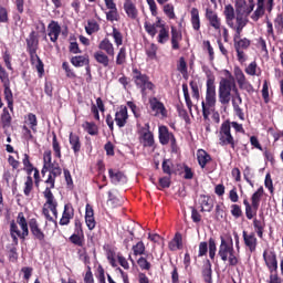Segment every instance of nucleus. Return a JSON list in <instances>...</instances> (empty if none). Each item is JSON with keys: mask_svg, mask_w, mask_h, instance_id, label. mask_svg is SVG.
<instances>
[{"mask_svg": "<svg viewBox=\"0 0 283 283\" xmlns=\"http://www.w3.org/2000/svg\"><path fill=\"white\" fill-rule=\"evenodd\" d=\"M150 108L155 112V116H159L160 118H167V108L163 102L158 101V98L153 97L149 101Z\"/></svg>", "mask_w": 283, "mask_h": 283, "instance_id": "nucleus-11", "label": "nucleus"}, {"mask_svg": "<svg viewBox=\"0 0 283 283\" xmlns=\"http://www.w3.org/2000/svg\"><path fill=\"white\" fill-rule=\"evenodd\" d=\"M261 17H264V4L258 3L256 10L252 14L253 21H258Z\"/></svg>", "mask_w": 283, "mask_h": 283, "instance_id": "nucleus-57", "label": "nucleus"}, {"mask_svg": "<svg viewBox=\"0 0 283 283\" xmlns=\"http://www.w3.org/2000/svg\"><path fill=\"white\" fill-rule=\"evenodd\" d=\"M263 260L270 273L277 271V254L271 250H264Z\"/></svg>", "mask_w": 283, "mask_h": 283, "instance_id": "nucleus-10", "label": "nucleus"}, {"mask_svg": "<svg viewBox=\"0 0 283 283\" xmlns=\"http://www.w3.org/2000/svg\"><path fill=\"white\" fill-rule=\"evenodd\" d=\"M242 235L247 249H249L250 253H255V249H258V238L255 237V233H248L243 230Z\"/></svg>", "mask_w": 283, "mask_h": 283, "instance_id": "nucleus-12", "label": "nucleus"}, {"mask_svg": "<svg viewBox=\"0 0 283 283\" xmlns=\"http://www.w3.org/2000/svg\"><path fill=\"white\" fill-rule=\"evenodd\" d=\"M164 14L168 17V19H176V12L174 11V4L167 3L164 6Z\"/></svg>", "mask_w": 283, "mask_h": 283, "instance_id": "nucleus-55", "label": "nucleus"}, {"mask_svg": "<svg viewBox=\"0 0 283 283\" xmlns=\"http://www.w3.org/2000/svg\"><path fill=\"white\" fill-rule=\"evenodd\" d=\"M245 216L248 220H253L255 216H258V208H255L253 205L245 208Z\"/></svg>", "mask_w": 283, "mask_h": 283, "instance_id": "nucleus-61", "label": "nucleus"}, {"mask_svg": "<svg viewBox=\"0 0 283 283\" xmlns=\"http://www.w3.org/2000/svg\"><path fill=\"white\" fill-rule=\"evenodd\" d=\"M253 227L256 231L258 237L262 238V235H264V222H262L258 219H254L253 220Z\"/></svg>", "mask_w": 283, "mask_h": 283, "instance_id": "nucleus-52", "label": "nucleus"}, {"mask_svg": "<svg viewBox=\"0 0 283 283\" xmlns=\"http://www.w3.org/2000/svg\"><path fill=\"white\" fill-rule=\"evenodd\" d=\"M127 61V49L122 46L116 55V65H125Z\"/></svg>", "mask_w": 283, "mask_h": 283, "instance_id": "nucleus-41", "label": "nucleus"}, {"mask_svg": "<svg viewBox=\"0 0 283 283\" xmlns=\"http://www.w3.org/2000/svg\"><path fill=\"white\" fill-rule=\"evenodd\" d=\"M106 19L107 21H118V9H109L108 12H106Z\"/></svg>", "mask_w": 283, "mask_h": 283, "instance_id": "nucleus-62", "label": "nucleus"}, {"mask_svg": "<svg viewBox=\"0 0 283 283\" xmlns=\"http://www.w3.org/2000/svg\"><path fill=\"white\" fill-rule=\"evenodd\" d=\"M27 123L32 129V132H36V125H39V122L36 120V115L32 113L28 114Z\"/></svg>", "mask_w": 283, "mask_h": 283, "instance_id": "nucleus-53", "label": "nucleus"}, {"mask_svg": "<svg viewBox=\"0 0 283 283\" xmlns=\"http://www.w3.org/2000/svg\"><path fill=\"white\" fill-rule=\"evenodd\" d=\"M27 45L32 52H36V45H39V40L34 35H30L27 40Z\"/></svg>", "mask_w": 283, "mask_h": 283, "instance_id": "nucleus-56", "label": "nucleus"}, {"mask_svg": "<svg viewBox=\"0 0 283 283\" xmlns=\"http://www.w3.org/2000/svg\"><path fill=\"white\" fill-rule=\"evenodd\" d=\"M242 34L239 35H233V41H234V50H247L249 45H251V40L247 38H241Z\"/></svg>", "mask_w": 283, "mask_h": 283, "instance_id": "nucleus-25", "label": "nucleus"}, {"mask_svg": "<svg viewBox=\"0 0 283 283\" xmlns=\"http://www.w3.org/2000/svg\"><path fill=\"white\" fill-rule=\"evenodd\" d=\"M262 196H264V188L260 187L253 195H252V207L255 209H260V200H262Z\"/></svg>", "mask_w": 283, "mask_h": 283, "instance_id": "nucleus-36", "label": "nucleus"}, {"mask_svg": "<svg viewBox=\"0 0 283 283\" xmlns=\"http://www.w3.org/2000/svg\"><path fill=\"white\" fill-rule=\"evenodd\" d=\"M32 189H34V181L32 180V177L29 176L24 182V196H30V193H32Z\"/></svg>", "mask_w": 283, "mask_h": 283, "instance_id": "nucleus-49", "label": "nucleus"}, {"mask_svg": "<svg viewBox=\"0 0 283 283\" xmlns=\"http://www.w3.org/2000/svg\"><path fill=\"white\" fill-rule=\"evenodd\" d=\"M98 49L101 50L99 52H105V54L112 57H114V54H116L114 51V44L107 38L99 42Z\"/></svg>", "mask_w": 283, "mask_h": 283, "instance_id": "nucleus-23", "label": "nucleus"}, {"mask_svg": "<svg viewBox=\"0 0 283 283\" xmlns=\"http://www.w3.org/2000/svg\"><path fill=\"white\" fill-rule=\"evenodd\" d=\"M72 218H74V209L70 206H65L62 218L60 219V224L62 227L70 224V220H72Z\"/></svg>", "mask_w": 283, "mask_h": 283, "instance_id": "nucleus-26", "label": "nucleus"}, {"mask_svg": "<svg viewBox=\"0 0 283 283\" xmlns=\"http://www.w3.org/2000/svg\"><path fill=\"white\" fill-rule=\"evenodd\" d=\"M219 145L227 147L230 145L231 149H235V139L231 135V122L227 120L221 124L219 130Z\"/></svg>", "mask_w": 283, "mask_h": 283, "instance_id": "nucleus-4", "label": "nucleus"}, {"mask_svg": "<svg viewBox=\"0 0 283 283\" xmlns=\"http://www.w3.org/2000/svg\"><path fill=\"white\" fill-rule=\"evenodd\" d=\"M82 127L90 134V136H96V134H98V126L92 122H85Z\"/></svg>", "mask_w": 283, "mask_h": 283, "instance_id": "nucleus-42", "label": "nucleus"}, {"mask_svg": "<svg viewBox=\"0 0 283 283\" xmlns=\"http://www.w3.org/2000/svg\"><path fill=\"white\" fill-rule=\"evenodd\" d=\"M182 248V234L176 233L172 241L169 243L170 251H178Z\"/></svg>", "mask_w": 283, "mask_h": 283, "instance_id": "nucleus-38", "label": "nucleus"}, {"mask_svg": "<svg viewBox=\"0 0 283 283\" xmlns=\"http://www.w3.org/2000/svg\"><path fill=\"white\" fill-rule=\"evenodd\" d=\"M134 255H143L145 253V243L139 241L136 245L133 247Z\"/></svg>", "mask_w": 283, "mask_h": 283, "instance_id": "nucleus-63", "label": "nucleus"}, {"mask_svg": "<svg viewBox=\"0 0 283 283\" xmlns=\"http://www.w3.org/2000/svg\"><path fill=\"white\" fill-rule=\"evenodd\" d=\"M158 52V46L156 44L151 43L146 46V54L150 61L156 60V54Z\"/></svg>", "mask_w": 283, "mask_h": 283, "instance_id": "nucleus-46", "label": "nucleus"}, {"mask_svg": "<svg viewBox=\"0 0 283 283\" xmlns=\"http://www.w3.org/2000/svg\"><path fill=\"white\" fill-rule=\"evenodd\" d=\"M253 8L248 9L245 0H235V14L241 17H249Z\"/></svg>", "mask_w": 283, "mask_h": 283, "instance_id": "nucleus-22", "label": "nucleus"}, {"mask_svg": "<svg viewBox=\"0 0 283 283\" xmlns=\"http://www.w3.org/2000/svg\"><path fill=\"white\" fill-rule=\"evenodd\" d=\"M197 160L202 169L207 167V163L211 160V156L203 149L197 151Z\"/></svg>", "mask_w": 283, "mask_h": 283, "instance_id": "nucleus-31", "label": "nucleus"}, {"mask_svg": "<svg viewBox=\"0 0 283 283\" xmlns=\"http://www.w3.org/2000/svg\"><path fill=\"white\" fill-rule=\"evenodd\" d=\"M199 202L201 205V211H211L213 209V202L208 196H201Z\"/></svg>", "mask_w": 283, "mask_h": 283, "instance_id": "nucleus-39", "label": "nucleus"}, {"mask_svg": "<svg viewBox=\"0 0 283 283\" xmlns=\"http://www.w3.org/2000/svg\"><path fill=\"white\" fill-rule=\"evenodd\" d=\"M124 10L129 19H136L138 17V9L132 1L124 2Z\"/></svg>", "mask_w": 283, "mask_h": 283, "instance_id": "nucleus-27", "label": "nucleus"}, {"mask_svg": "<svg viewBox=\"0 0 283 283\" xmlns=\"http://www.w3.org/2000/svg\"><path fill=\"white\" fill-rule=\"evenodd\" d=\"M159 143L161 145H176V137L174 134L169 133V128L167 126H159Z\"/></svg>", "mask_w": 283, "mask_h": 283, "instance_id": "nucleus-13", "label": "nucleus"}, {"mask_svg": "<svg viewBox=\"0 0 283 283\" xmlns=\"http://www.w3.org/2000/svg\"><path fill=\"white\" fill-rule=\"evenodd\" d=\"M191 14V25L193 30H200V11L197 8H192L190 11Z\"/></svg>", "mask_w": 283, "mask_h": 283, "instance_id": "nucleus-35", "label": "nucleus"}, {"mask_svg": "<svg viewBox=\"0 0 283 283\" xmlns=\"http://www.w3.org/2000/svg\"><path fill=\"white\" fill-rule=\"evenodd\" d=\"M17 224H19L21 231H23V235H30V229L28 228V220L23 212H19L17 218Z\"/></svg>", "mask_w": 283, "mask_h": 283, "instance_id": "nucleus-32", "label": "nucleus"}, {"mask_svg": "<svg viewBox=\"0 0 283 283\" xmlns=\"http://www.w3.org/2000/svg\"><path fill=\"white\" fill-rule=\"evenodd\" d=\"M71 63L74 67H83L84 65H90V59L85 55H77L71 59Z\"/></svg>", "mask_w": 283, "mask_h": 283, "instance_id": "nucleus-34", "label": "nucleus"}, {"mask_svg": "<svg viewBox=\"0 0 283 283\" xmlns=\"http://www.w3.org/2000/svg\"><path fill=\"white\" fill-rule=\"evenodd\" d=\"M56 182V176L54 177V174L50 171L48 179L45 180V190L43 191V196L46 200V202L43 206L42 213L49 220L50 222H54V219L50 216V211L53 213L55 218L59 216V211L56 210V207H59V203L56 202V199H54V195L52 193V189H54V185Z\"/></svg>", "mask_w": 283, "mask_h": 283, "instance_id": "nucleus-1", "label": "nucleus"}, {"mask_svg": "<svg viewBox=\"0 0 283 283\" xmlns=\"http://www.w3.org/2000/svg\"><path fill=\"white\" fill-rule=\"evenodd\" d=\"M239 87L240 90H244L245 92H248V94H253V92H255L253 85L247 80L244 82H241L239 84Z\"/></svg>", "mask_w": 283, "mask_h": 283, "instance_id": "nucleus-59", "label": "nucleus"}, {"mask_svg": "<svg viewBox=\"0 0 283 283\" xmlns=\"http://www.w3.org/2000/svg\"><path fill=\"white\" fill-rule=\"evenodd\" d=\"M85 222L90 231H94V229H96V219H94V209L90 206V203H87L85 208Z\"/></svg>", "mask_w": 283, "mask_h": 283, "instance_id": "nucleus-18", "label": "nucleus"}, {"mask_svg": "<svg viewBox=\"0 0 283 283\" xmlns=\"http://www.w3.org/2000/svg\"><path fill=\"white\" fill-rule=\"evenodd\" d=\"M10 235L12 238L14 247H17L19 244V238L20 240H25L29 234H23V230H19V226L17 224V222L12 221L10 223Z\"/></svg>", "mask_w": 283, "mask_h": 283, "instance_id": "nucleus-15", "label": "nucleus"}, {"mask_svg": "<svg viewBox=\"0 0 283 283\" xmlns=\"http://www.w3.org/2000/svg\"><path fill=\"white\" fill-rule=\"evenodd\" d=\"M223 14L226 17V23L235 20V9L231 4L224 7Z\"/></svg>", "mask_w": 283, "mask_h": 283, "instance_id": "nucleus-40", "label": "nucleus"}, {"mask_svg": "<svg viewBox=\"0 0 283 283\" xmlns=\"http://www.w3.org/2000/svg\"><path fill=\"white\" fill-rule=\"evenodd\" d=\"M211 262L207 261V263L203 265L202 269V277L205 280V282L207 283H211L212 279H211Z\"/></svg>", "mask_w": 283, "mask_h": 283, "instance_id": "nucleus-43", "label": "nucleus"}, {"mask_svg": "<svg viewBox=\"0 0 283 283\" xmlns=\"http://www.w3.org/2000/svg\"><path fill=\"white\" fill-rule=\"evenodd\" d=\"M207 91H206V103L207 107H216L217 95H216V80L209 77L207 80Z\"/></svg>", "mask_w": 283, "mask_h": 283, "instance_id": "nucleus-8", "label": "nucleus"}, {"mask_svg": "<svg viewBox=\"0 0 283 283\" xmlns=\"http://www.w3.org/2000/svg\"><path fill=\"white\" fill-rule=\"evenodd\" d=\"M209 253V243L207 242H200L199 243V252H198V258H205Z\"/></svg>", "mask_w": 283, "mask_h": 283, "instance_id": "nucleus-60", "label": "nucleus"}, {"mask_svg": "<svg viewBox=\"0 0 283 283\" xmlns=\"http://www.w3.org/2000/svg\"><path fill=\"white\" fill-rule=\"evenodd\" d=\"M29 229L35 240H39L40 242H43V240H45V233H43V230H41V228L39 227V221H36L35 218L30 219Z\"/></svg>", "mask_w": 283, "mask_h": 283, "instance_id": "nucleus-14", "label": "nucleus"}, {"mask_svg": "<svg viewBox=\"0 0 283 283\" xmlns=\"http://www.w3.org/2000/svg\"><path fill=\"white\" fill-rule=\"evenodd\" d=\"M112 36L114 39L115 45H117V48H120V45H123V33H120L118 29L114 28L112 32Z\"/></svg>", "mask_w": 283, "mask_h": 283, "instance_id": "nucleus-48", "label": "nucleus"}, {"mask_svg": "<svg viewBox=\"0 0 283 283\" xmlns=\"http://www.w3.org/2000/svg\"><path fill=\"white\" fill-rule=\"evenodd\" d=\"M108 176L113 185H118V182H127V177L120 171H116L114 169L108 170Z\"/></svg>", "mask_w": 283, "mask_h": 283, "instance_id": "nucleus-28", "label": "nucleus"}, {"mask_svg": "<svg viewBox=\"0 0 283 283\" xmlns=\"http://www.w3.org/2000/svg\"><path fill=\"white\" fill-rule=\"evenodd\" d=\"M127 118L129 115L127 114V106H120L119 111L115 114V123L118 127H124L127 125Z\"/></svg>", "mask_w": 283, "mask_h": 283, "instance_id": "nucleus-19", "label": "nucleus"}, {"mask_svg": "<svg viewBox=\"0 0 283 283\" xmlns=\"http://www.w3.org/2000/svg\"><path fill=\"white\" fill-rule=\"evenodd\" d=\"M208 244H209V247H208V249H209V258H210V260H214L216 252L218 251V248L216 245V240H213V238H210Z\"/></svg>", "mask_w": 283, "mask_h": 283, "instance_id": "nucleus-54", "label": "nucleus"}, {"mask_svg": "<svg viewBox=\"0 0 283 283\" xmlns=\"http://www.w3.org/2000/svg\"><path fill=\"white\" fill-rule=\"evenodd\" d=\"M233 74H234V78H235L238 85H240L241 83H244V81H247V76L244 75V72H242V69H240L239 66L234 67Z\"/></svg>", "mask_w": 283, "mask_h": 283, "instance_id": "nucleus-45", "label": "nucleus"}, {"mask_svg": "<svg viewBox=\"0 0 283 283\" xmlns=\"http://www.w3.org/2000/svg\"><path fill=\"white\" fill-rule=\"evenodd\" d=\"M224 76L219 82V103L229 105L231 103V88L235 87V77L229 70L224 71Z\"/></svg>", "mask_w": 283, "mask_h": 283, "instance_id": "nucleus-2", "label": "nucleus"}, {"mask_svg": "<svg viewBox=\"0 0 283 283\" xmlns=\"http://www.w3.org/2000/svg\"><path fill=\"white\" fill-rule=\"evenodd\" d=\"M76 233L70 237V242L76 247H83V230L81 229V221H75Z\"/></svg>", "mask_w": 283, "mask_h": 283, "instance_id": "nucleus-20", "label": "nucleus"}, {"mask_svg": "<svg viewBox=\"0 0 283 283\" xmlns=\"http://www.w3.org/2000/svg\"><path fill=\"white\" fill-rule=\"evenodd\" d=\"M43 168H42V175L45 176L46 171H51L54 177L61 176V167L57 166V164H52V153L51 151H44L43 156Z\"/></svg>", "mask_w": 283, "mask_h": 283, "instance_id": "nucleus-6", "label": "nucleus"}, {"mask_svg": "<svg viewBox=\"0 0 283 283\" xmlns=\"http://www.w3.org/2000/svg\"><path fill=\"white\" fill-rule=\"evenodd\" d=\"M1 122H2V127H10L12 123V116H10V112H8L7 108H4L2 112Z\"/></svg>", "mask_w": 283, "mask_h": 283, "instance_id": "nucleus-47", "label": "nucleus"}, {"mask_svg": "<svg viewBox=\"0 0 283 283\" xmlns=\"http://www.w3.org/2000/svg\"><path fill=\"white\" fill-rule=\"evenodd\" d=\"M31 63L35 67L40 76H43V73L45 72V70L43 67V61H41V57H39V55H32Z\"/></svg>", "mask_w": 283, "mask_h": 283, "instance_id": "nucleus-37", "label": "nucleus"}, {"mask_svg": "<svg viewBox=\"0 0 283 283\" xmlns=\"http://www.w3.org/2000/svg\"><path fill=\"white\" fill-rule=\"evenodd\" d=\"M140 143L144 147H154V133L149 130V124H145V130L142 133Z\"/></svg>", "mask_w": 283, "mask_h": 283, "instance_id": "nucleus-17", "label": "nucleus"}, {"mask_svg": "<svg viewBox=\"0 0 283 283\" xmlns=\"http://www.w3.org/2000/svg\"><path fill=\"white\" fill-rule=\"evenodd\" d=\"M206 19L209 21V24L211 25V28L220 32L222 28V20L218 17V13L207 9Z\"/></svg>", "mask_w": 283, "mask_h": 283, "instance_id": "nucleus-16", "label": "nucleus"}, {"mask_svg": "<svg viewBox=\"0 0 283 283\" xmlns=\"http://www.w3.org/2000/svg\"><path fill=\"white\" fill-rule=\"evenodd\" d=\"M158 25H160V21H158L156 24L145 22L144 28L150 36H156V33H157L156 28H158Z\"/></svg>", "mask_w": 283, "mask_h": 283, "instance_id": "nucleus-51", "label": "nucleus"}, {"mask_svg": "<svg viewBox=\"0 0 283 283\" xmlns=\"http://www.w3.org/2000/svg\"><path fill=\"white\" fill-rule=\"evenodd\" d=\"M231 92H234V96L232 97L234 114L240 118V120H244V112L240 107V105H242V96L240 95V91H238V85L232 87Z\"/></svg>", "mask_w": 283, "mask_h": 283, "instance_id": "nucleus-9", "label": "nucleus"}, {"mask_svg": "<svg viewBox=\"0 0 283 283\" xmlns=\"http://www.w3.org/2000/svg\"><path fill=\"white\" fill-rule=\"evenodd\" d=\"M108 205L115 209V207H120V205H123V200L118 197H114L112 191H108Z\"/></svg>", "mask_w": 283, "mask_h": 283, "instance_id": "nucleus-50", "label": "nucleus"}, {"mask_svg": "<svg viewBox=\"0 0 283 283\" xmlns=\"http://www.w3.org/2000/svg\"><path fill=\"white\" fill-rule=\"evenodd\" d=\"M93 56L96 63H99V65H103V67H109V55L107 53L96 51Z\"/></svg>", "mask_w": 283, "mask_h": 283, "instance_id": "nucleus-29", "label": "nucleus"}, {"mask_svg": "<svg viewBox=\"0 0 283 283\" xmlns=\"http://www.w3.org/2000/svg\"><path fill=\"white\" fill-rule=\"evenodd\" d=\"M85 30L87 34H94V32H98V30H101V27L98 25L97 21L90 20L85 27Z\"/></svg>", "mask_w": 283, "mask_h": 283, "instance_id": "nucleus-44", "label": "nucleus"}, {"mask_svg": "<svg viewBox=\"0 0 283 283\" xmlns=\"http://www.w3.org/2000/svg\"><path fill=\"white\" fill-rule=\"evenodd\" d=\"M53 151L55 153L56 158H61V145L59 144V140L56 139V135L53 136Z\"/></svg>", "mask_w": 283, "mask_h": 283, "instance_id": "nucleus-64", "label": "nucleus"}, {"mask_svg": "<svg viewBox=\"0 0 283 283\" xmlns=\"http://www.w3.org/2000/svg\"><path fill=\"white\" fill-rule=\"evenodd\" d=\"M69 143L71 145V149H73L74 151V155L78 156L81 151V138L78 137V135L71 133L69 136Z\"/></svg>", "mask_w": 283, "mask_h": 283, "instance_id": "nucleus-24", "label": "nucleus"}, {"mask_svg": "<svg viewBox=\"0 0 283 283\" xmlns=\"http://www.w3.org/2000/svg\"><path fill=\"white\" fill-rule=\"evenodd\" d=\"M4 87V98L8 103L9 109L12 112L14 109V96L12 95V90H10V83L3 84Z\"/></svg>", "mask_w": 283, "mask_h": 283, "instance_id": "nucleus-30", "label": "nucleus"}, {"mask_svg": "<svg viewBox=\"0 0 283 283\" xmlns=\"http://www.w3.org/2000/svg\"><path fill=\"white\" fill-rule=\"evenodd\" d=\"M157 28H160L157 41L158 43L165 44L169 41V29L165 28V24H157Z\"/></svg>", "mask_w": 283, "mask_h": 283, "instance_id": "nucleus-33", "label": "nucleus"}, {"mask_svg": "<svg viewBox=\"0 0 283 283\" xmlns=\"http://www.w3.org/2000/svg\"><path fill=\"white\" fill-rule=\"evenodd\" d=\"M245 73H248L249 76H258V63L256 62L250 63L245 69Z\"/></svg>", "mask_w": 283, "mask_h": 283, "instance_id": "nucleus-58", "label": "nucleus"}, {"mask_svg": "<svg viewBox=\"0 0 283 283\" xmlns=\"http://www.w3.org/2000/svg\"><path fill=\"white\" fill-rule=\"evenodd\" d=\"M247 23H249V15H238L235 14L234 20H230L227 22V25L234 31V35L242 34L244 28H247Z\"/></svg>", "mask_w": 283, "mask_h": 283, "instance_id": "nucleus-7", "label": "nucleus"}, {"mask_svg": "<svg viewBox=\"0 0 283 283\" xmlns=\"http://www.w3.org/2000/svg\"><path fill=\"white\" fill-rule=\"evenodd\" d=\"M133 81L144 96L147 94V90H154V83L149 81V77L146 74H142L138 69L133 70Z\"/></svg>", "mask_w": 283, "mask_h": 283, "instance_id": "nucleus-5", "label": "nucleus"}, {"mask_svg": "<svg viewBox=\"0 0 283 283\" xmlns=\"http://www.w3.org/2000/svg\"><path fill=\"white\" fill-rule=\"evenodd\" d=\"M48 30H49L50 40L53 43H56V41H59V36L61 34V25H59V22L52 21L49 24Z\"/></svg>", "mask_w": 283, "mask_h": 283, "instance_id": "nucleus-21", "label": "nucleus"}, {"mask_svg": "<svg viewBox=\"0 0 283 283\" xmlns=\"http://www.w3.org/2000/svg\"><path fill=\"white\" fill-rule=\"evenodd\" d=\"M218 255L222 262H229L230 266H238V263L240 262V259H238V254H235V250L233 249V239L227 241L221 237Z\"/></svg>", "mask_w": 283, "mask_h": 283, "instance_id": "nucleus-3", "label": "nucleus"}]
</instances>
